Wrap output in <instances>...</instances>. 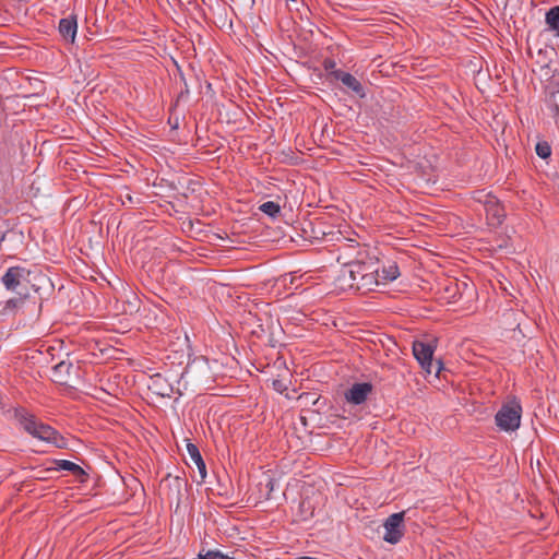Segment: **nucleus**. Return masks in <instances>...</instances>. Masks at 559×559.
I'll return each mask as SVG.
<instances>
[{"mask_svg": "<svg viewBox=\"0 0 559 559\" xmlns=\"http://www.w3.org/2000/svg\"><path fill=\"white\" fill-rule=\"evenodd\" d=\"M385 533L383 539L389 544H397L404 536V512L391 514L383 524Z\"/></svg>", "mask_w": 559, "mask_h": 559, "instance_id": "nucleus-5", "label": "nucleus"}, {"mask_svg": "<svg viewBox=\"0 0 559 559\" xmlns=\"http://www.w3.org/2000/svg\"><path fill=\"white\" fill-rule=\"evenodd\" d=\"M155 394L162 397H170L174 393V388L167 380L160 374L154 376L152 379V386Z\"/></svg>", "mask_w": 559, "mask_h": 559, "instance_id": "nucleus-14", "label": "nucleus"}, {"mask_svg": "<svg viewBox=\"0 0 559 559\" xmlns=\"http://www.w3.org/2000/svg\"><path fill=\"white\" fill-rule=\"evenodd\" d=\"M335 80H338L347 87L352 93L360 98L366 97V91L362 84L350 73L343 70H334L330 73Z\"/></svg>", "mask_w": 559, "mask_h": 559, "instance_id": "nucleus-8", "label": "nucleus"}, {"mask_svg": "<svg viewBox=\"0 0 559 559\" xmlns=\"http://www.w3.org/2000/svg\"><path fill=\"white\" fill-rule=\"evenodd\" d=\"M55 463H56V469H58V471L62 469V471L71 472L76 477H82V476L86 475L84 469L80 465H78L71 461L56 460Z\"/></svg>", "mask_w": 559, "mask_h": 559, "instance_id": "nucleus-17", "label": "nucleus"}, {"mask_svg": "<svg viewBox=\"0 0 559 559\" xmlns=\"http://www.w3.org/2000/svg\"><path fill=\"white\" fill-rule=\"evenodd\" d=\"M187 451H188V454H189L191 461L197 465L199 473H200L201 480L203 481L206 477V466H205V462L199 451V448L194 443L188 442Z\"/></svg>", "mask_w": 559, "mask_h": 559, "instance_id": "nucleus-15", "label": "nucleus"}, {"mask_svg": "<svg viewBox=\"0 0 559 559\" xmlns=\"http://www.w3.org/2000/svg\"><path fill=\"white\" fill-rule=\"evenodd\" d=\"M28 274L29 272L22 266H11L2 275L1 283L8 290L14 292Z\"/></svg>", "mask_w": 559, "mask_h": 559, "instance_id": "nucleus-9", "label": "nucleus"}, {"mask_svg": "<svg viewBox=\"0 0 559 559\" xmlns=\"http://www.w3.org/2000/svg\"><path fill=\"white\" fill-rule=\"evenodd\" d=\"M372 391L373 385L370 382H356L345 391L344 397L348 404L361 405L368 400Z\"/></svg>", "mask_w": 559, "mask_h": 559, "instance_id": "nucleus-6", "label": "nucleus"}, {"mask_svg": "<svg viewBox=\"0 0 559 559\" xmlns=\"http://www.w3.org/2000/svg\"><path fill=\"white\" fill-rule=\"evenodd\" d=\"M274 479L271 478V477H267L266 481H265V488H266V492L264 495L265 499H270L271 498V493L274 489Z\"/></svg>", "mask_w": 559, "mask_h": 559, "instance_id": "nucleus-25", "label": "nucleus"}, {"mask_svg": "<svg viewBox=\"0 0 559 559\" xmlns=\"http://www.w3.org/2000/svg\"><path fill=\"white\" fill-rule=\"evenodd\" d=\"M173 481H174V485L175 487L177 488V491L178 493L180 492V488H181V485H182V479L180 477H174L173 478Z\"/></svg>", "mask_w": 559, "mask_h": 559, "instance_id": "nucleus-27", "label": "nucleus"}, {"mask_svg": "<svg viewBox=\"0 0 559 559\" xmlns=\"http://www.w3.org/2000/svg\"><path fill=\"white\" fill-rule=\"evenodd\" d=\"M73 369V365L70 361L62 360L57 364L53 368L55 373L59 374L63 382L67 381V378L70 376L71 370Z\"/></svg>", "mask_w": 559, "mask_h": 559, "instance_id": "nucleus-21", "label": "nucleus"}, {"mask_svg": "<svg viewBox=\"0 0 559 559\" xmlns=\"http://www.w3.org/2000/svg\"><path fill=\"white\" fill-rule=\"evenodd\" d=\"M353 266L354 275L358 283V292H370L378 286L380 282L379 261L374 257H361Z\"/></svg>", "mask_w": 559, "mask_h": 559, "instance_id": "nucleus-1", "label": "nucleus"}, {"mask_svg": "<svg viewBox=\"0 0 559 559\" xmlns=\"http://www.w3.org/2000/svg\"><path fill=\"white\" fill-rule=\"evenodd\" d=\"M552 112L555 116L558 117V120L556 121L557 126L559 127V105L558 104H554L552 106Z\"/></svg>", "mask_w": 559, "mask_h": 559, "instance_id": "nucleus-28", "label": "nucleus"}, {"mask_svg": "<svg viewBox=\"0 0 559 559\" xmlns=\"http://www.w3.org/2000/svg\"><path fill=\"white\" fill-rule=\"evenodd\" d=\"M259 210L262 213L269 215L270 217H276L281 212V206L276 202L267 201V202L262 203L259 206Z\"/></svg>", "mask_w": 559, "mask_h": 559, "instance_id": "nucleus-20", "label": "nucleus"}, {"mask_svg": "<svg viewBox=\"0 0 559 559\" xmlns=\"http://www.w3.org/2000/svg\"><path fill=\"white\" fill-rule=\"evenodd\" d=\"M522 406L515 399L504 403L495 416L496 425L503 431H514L520 427Z\"/></svg>", "mask_w": 559, "mask_h": 559, "instance_id": "nucleus-2", "label": "nucleus"}, {"mask_svg": "<svg viewBox=\"0 0 559 559\" xmlns=\"http://www.w3.org/2000/svg\"><path fill=\"white\" fill-rule=\"evenodd\" d=\"M25 302L24 297H16L7 300L5 302H0V318H5L8 316H14L19 309Z\"/></svg>", "mask_w": 559, "mask_h": 559, "instance_id": "nucleus-16", "label": "nucleus"}, {"mask_svg": "<svg viewBox=\"0 0 559 559\" xmlns=\"http://www.w3.org/2000/svg\"><path fill=\"white\" fill-rule=\"evenodd\" d=\"M413 354L427 374L435 373L437 377L440 374L442 364L432 360L433 347L430 344L419 341L414 342Z\"/></svg>", "mask_w": 559, "mask_h": 559, "instance_id": "nucleus-3", "label": "nucleus"}, {"mask_svg": "<svg viewBox=\"0 0 559 559\" xmlns=\"http://www.w3.org/2000/svg\"><path fill=\"white\" fill-rule=\"evenodd\" d=\"M297 559H319L317 557H308V556H302V557H299Z\"/></svg>", "mask_w": 559, "mask_h": 559, "instance_id": "nucleus-30", "label": "nucleus"}, {"mask_svg": "<svg viewBox=\"0 0 559 559\" xmlns=\"http://www.w3.org/2000/svg\"><path fill=\"white\" fill-rule=\"evenodd\" d=\"M32 436L60 449L66 448L67 445L64 438L55 428L41 421H38Z\"/></svg>", "mask_w": 559, "mask_h": 559, "instance_id": "nucleus-7", "label": "nucleus"}, {"mask_svg": "<svg viewBox=\"0 0 559 559\" xmlns=\"http://www.w3.org/2000/svg\"><path fill=\"white\" fill-rule=\"evenodd\" d=\"M281 382L280 381H274L273 385L276 390H280L281 389Z\"/></svg>", "mask_w": 559, "mask_h": 559, "instance_id": "nucleus-29", "label": "nucleus"}, {"mask_svg": "<svg viewBox=\"0 0 559 559\" xmlns=\"http://www.w3.org/2000/svg\"><path fill=\"white\" fill-rule=\"evenodd\" d=\"M335 66H336V63H335V61L333 59H325L323 61V68L326 71H331L332 72V71L336 70Z\"/></svg>", "mask_w": 559, "mask_h": 559, "instance_id": "nucleus-26", "label": "nucleus"}, {"mask_svg": "<svg viewBox=\"0 0 559 559\" xmlns=\"http://www.w3.org/2000/svg\"><path fill=\"white\" fill-rule=\"evenodd\" d=\"M14 417L27 433H29L31 436L34 433L36 425L38 424V420L35 417V415L28 413L24 408H16L14 411Z\"/></svg>", "mask_w": 559, "mask_h": 559, "instance_id": "nucleus-13", "label": "nucleus"}, {"mask_svg": "<svg viewBox=\"0 0 559 559\" xmlns=\"http://www.w3.org/2000/svg\"><path fill=\"white\" fill-rule=\"evenodd\" d=\"M203 556H204V559H235L234 557L224 555L223 552H221L218 550H209Z\"/></svg>", "mask_w": 559, "mask_h": 559, "instance_id": "nucleus-24", "label": "nucleus"}, {"mask_svg": "<svg viewBox=\"0 0 559 559\" xmlns=\"http://www.w3.org/2000/svg\"><path fill=\"white\" fill-rule=\"evenodd\" d=\"M336 285L342 290H356L358 292V283L356 281V277L354 275L353 266H343L340 271V274L337 275Z\"/></svg>", "mask_w": 559, "mask_h": 559, "instance_id": "nucleus-11", "label": "nucleus"}, {"mask_svg": "<svg viewBox=\"0 0 559 559\" xmlns=\"http://www.w3.org/2000/svg\"><path fill=\"white\" fill-rule=\"evenodd\" d=\"M309 394H306L305 397L307 399ZM299 399H304V395H299Z\"/></svg>", "mask_w": 559, "mask_h": 559, "instance_id": "nucleus-31", "label": "nucleus"}, {"mask_svg": "<svg viewBox=\"0 0 559 559\" xmlns=\"http://www.w3.org/2000/svg\"><path fill=\"white\" fill-rule=\"evenodd\" d=\"M545 22L549 29L559 37V5L552 7L546 12Z\"/></svg>", "mask_w": 559, "mask_h": 559, "instance_id": "nucleus-18", "label": "nucleus"}, {"mask_svg": "<svg viewBox=\"0 0 559 559\" xmlns=\"http://www.w3.org/2000/svg\"><path fill=\"white\" fill-rule=\"evenodd\" d=\"M536 154L543 158L546 159L551 154V147L547 142H538L535 147Z\"/></svg>", "mask_w": 559, "mask_h": 559, "instance_id": "nucleus-23", "label": "nucleus"}, {"mask_svg": "<svg viewBox=\"0 0 559 559\" xmlns=\"http://www.w3.org/2000/svg\"><path fill=\"white\" fill-rule=\"evenodd\" d=\"M170 479V475H167L165 480H169Z\"/></svg>", "mask_w": 559, "mask_h": 559, "instance_id": "nucleus-32", "label": "nucleus"}, {"mask_svg": "<svg viewBox=\"0 0 559 559\" xmlns=\"http://www.w3.org/2000/svg\"><path fill=\"white\" fill-rule=\"evenodd\" d=\"M400 276V270L395 262H390L388 265H384L380 273V280L383 283L392 282Z\"/></svg>", "mask_w": 559, "mask_h": 559, "instance_id": "nucleus-19", "label": "nucleus"}, {"mask_svg": "<svg viewBox=\"0 0 559 559\" xmlns=\"http://www.w3.org/2000/svg\"><path fill=\"white\" fill-rule=\"evenodd\" d=\"M59 33L67 41L74 43L78 32V21L75 15H69L59 21Z\"/></svg>", "mask_w": 559, "mask_h": 559, "instance_id": "nucleus-12", "label": "nucleus"}, {"mask_svg": "<svg viewBox=\"0 0 559 559\" xmlns=\"http://www.w3.org/2000/svg\"><path fill=\"white\" fill-rule=\"evenodd\" d=\"M486 217L488 224L490 226H499L502 224L506 217V211L500 201L495 198L493 200L487 202V206L485 207Z\"/></svg>", "mask_w": 559, "mask_h": 559, "instance_id": "nucleus-10", "label": "nucleus"}, {"mask_svg": "<svg viewBox=\"0 0 559 559\" xmlns=\"http://www.w3.org/2000/svg\"><path fill=\"white\" fill-rule=\"evenodd\" d=\"M496 197L485 190H477L473 193V199L483 204L484 209L487 206V202L493 200Z\"/></svg>", "mask_w": 559, "mask_h": 559, "instance_id": "nucleus-22", "label": "nucleus"}, {"mask_svg": "<svg viewBox=\"0 0 559 559\" xmlns=\"http://www.w3.org/2000/svg\"><path fill=\"white\" fill-rule=\"evenodd\" d=\"M337 251V262L342 263L343 266H350L352 263H356L361 257H367L365 247H361L352 239L338 245Z\"/></svg>", "mask_w": 559, "mask_h": 559, "instance_id": "nucleus-4", "label": "nucleus"}]
</instances>
